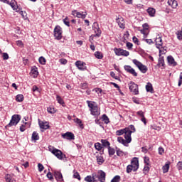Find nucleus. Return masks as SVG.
<instances>
[{
	"instance_id": "obj_1",
	"label": "nucleus",
	"mask_w": 182,
	"mask_h": 182,
	"mask_svg": "<svg viewBox=\"0 0 182 182\" xmlns=\"http://www.w3.org/2000/svg\"><path fill=\"white\" fill-rule=\"evenodd\" d=\"M48 150L58 159V160H63V159H66V155L62 152L60 149H58L53 146L52 145L48 146Z\"/></svg>"
},
{
	"instance_id": "obj_2",
	"label": "nucleus",
	"mask_w": 182,
	"mask_h": 182,
	"mask_svg": "<svg viewBox=\"0 0 182 182\" xmlns=\"http://www.w3.org/2000/svg\"><path fill=\"white\" fill-rule=\"evenodd\" d=\"M87 103L92 116H99V114H100V112L98 111L99 108L95 102L87 101Z\"/></svg>"
},
{
	"instance_id": "obj_3",
	"label": "nucleus",
	"mask_w": 182,
	"mask_h": 182,
	"mask_svg": "<svg viewBox=\"0 0 182 182\" xmlns=\"http://www.w3.org/2000/svg\"><path fill=\"white\" fill-rule=\"evenodd\" d=\"M21 122V115L14 114L11 117L10 122L6 125V127H12V126H16Z\"/></svg>"
},
{
	"instance_id": "obj_4",
	"label": "nucleus",
	"mask_w": 182,
	"mask_h": 182,
	"mask_svg": "<svg viewBox=\"0 0 182 182\" xmlns=\"http://www.w3.org/2000/svg\"><path fill=\"white\" fill-rule=\"evenodd\" d=\"M132 62L134 65H136V66L138 68V69L141 72V73H146L148 70L147 66L143 65L140 61L134 59L132 60Z\"/></svg>"
},
{
	"instance_id": "obj_5",
	"label": "nucleus",
	"mask_w": 182,
	"mask_h": 182,
	"mask_svg": "<svg viewBox=\"0 0 182 182\" xmlns=\"http://www.w3.org/2000/svg\"><path fill=\"white\" fill-rule=\"evenodd\" d=\"M124 139H123L122 136H119L117 138V141L124 146H127L129 143H132V136H130V134H127L126 136H124Z\"/></svg>"
},
{
	"instance_id": "obj_6",
	"label": "nucleus",
	"mask_w": 182,
	"mask_h": 182,
	"mask_svg": "<svg viewBox=\"0 0 182 182\" xmlns=\"http://www.w3.org/2000/svg\"><path fill=\"white\" fill-rule=\"evenodd\" d=\"M62 28L60 26H56L54 28V37L57 41L62 39Z\"/></svg>"
},
{
	"instance_id": "obj_7",
	"label": "nucleus",
	"mask_w": 182,
	"mask_h": 182,
	"mask_svg": "<svg viewBox=\"0 0 182 182\" xmlns=\"http://www.w3.org/2000/svg\"><path fill=\"white\" fill-rule=\"evenodd\" d=\"M155 43L156 45V48L159 49V53H166L164 50H161V46H163V40L161 39L160 35H158L155 39Z\"/></svg>"
},
{
	"instance_id": "obj_8",
	"label": "nucleus",
	"mask_w": 182,
	"mask_h": 182,
	"mask_svg": "<svg viewBox=\"0 0 182 182\" xmlns=\"http://www.w3.org/2000/svg\"><path fill=\"white\" fill-rule=\"evenodd\" d=\"M129 87L130 92H132L134 95H138L139 94V85L137 84L134 83V82L132 81L129 83Z\"/></svg>"
},
{
	"instance_id": "obj_9",
	"label": "nucleus",
	"mask_w": 182,
	"mask_h": 182,
	"mask_svg": "<svg viewBox=\"0 0 182 182\" xmlns=\"http://www.w3.org/2000/svg\"><path fill=\"white\" fill-rule=\"evenodd\" d=\"M8 5H10L11 6L12 9L14 11H16V12H19V11H22V8L19 6H18V4L16 3V1L11 0V2L9 1H7Z\"/></svg>"
},
{
	"instance_id": "obj_10",
	"label": "nucleus",
	"mask_w": 182,
	"mask_h": 182,
	"mask_svg": "<svg viewBox=\"0 0 182 182\" xmlns=\"http://www.w3.org/2000/svg\"><path fill=\"white\" fill-rule=\"evenodd\" d=\"M95 177L100 182L106 181V173H105V171H98V174L95 173Z\"/></svg>"
},
{
	"instance_id": "obj_11",
	"label": "nucleus",
	"mask_w": 182,
	"mask_h": 182,
	"mask_svg": "<svg viewBox=\"0 0 182 182\" xmlns=\"http://www.w3.org/2000/svg\"><path fill=\"white\" fill-rule=\"evenodd\" d=\"M92 29L95 33V36H100L102 35V30L99 27V23L97 22H95L92 25Z\"/></svg>"
},
{
	"instance_id": "obj_12",
	"label": "nucleus",
	"mask_w": 182,
	"mask_h": 182,
	"mask_svg": "<svg viewBox=\"0 0 182 182\" xmlns=\"http://www.w3.org/2000/svg\"><path fill=\"white\" fill-rule=\"evenodd\" d=\"M38 125L40 129H42L43 130H48L50 126H49V122L46 121H42L38 119Z\"/></svg>"
},
{
	"instance_id": "obj_13",
	"label": "nucleus",
	"mask_w": 182,
	"mask_h": 182,
	"mask_svg": "<svg viewBox=\"0 0 182 182\" xmlns=\"http://www.w3.org/2000/svg\"><path fill=\"white\" fill-rule=\"evenodd\" d=\"M130 166L134 168V171H137V170H139V158H133L131 161Z\"/></svg>"
},
{
	"instance_id": "obj_14",
	"label": "nucleus",
	"mask_w": 182,
	"mask_h": 182,
	"mask_svg": "<svg viewBox=\"0 0 182 182\" xmlns=\"http://www.w3.org/2000/svg\"><path fill=\"white\" fill-rule=\"evenodd\" d=\"M61 136L63 139H65L66 140H75V134L70 132L62 134Z\"/></svg>"
},
{
	"instance_id": "obj_15",
	"label": "nucleus",
	"mask_w": 182,
	"mask_h": 182,
	"mask_svg": "<svg viewBox=\"0 0 182 182\" xmlns=\"http://www.w3.org/2000/svg\"><path fill=\"white\" fill-rule=\"evenodd\" d=\"M124 68L126 72H127L128 73H130L131 75L135 77L137 76V73H136V70L133 68H132V66L125 65Z\"/></svg>"
},
{
	"instance_id": "obj_16",
	"label": "nucleus",
	"mask_w": 182,
	"mask_h": 182,
	"mask_svg": "<svg viewBox=\"0 0 182 182\" xmlns=\"http://www.w3.org/2000/svg\"><path fill=\"white\" fill-rule=\"evenodd\" d=\"M116 22L118 23L119 28L121 29H124L125 28V24H124V18L123 17L120 16L116 18Z\"/></svg>"
},
{
	"instance_id": "obj_17",
	"label": "nucleus",
	"mask_w": 182,
	"mask_h": 182,
	"mask_svg": "<svg viewBox=\"0 0 182 182\" xmlns=\"http://www.w3.org/2000/svg\"><path fill=\"white\" fill-rule=\"evenodd\" d=\"M127 129H126V128L117 130L116 132V135L117 136H123V134H124V137H126V136H127V134H129V136H130L131 132H127Z\"/></svg>"
},
{
	"instance_id": "obj_18",
	"label": "nucleus",
	"mask_w": 182,
	"mask_h": 182,
	"mask_svg": "<svg viewBox=\"0 0 182 182\" xmlns=\"http://www.w3.org/2000/svg\"><path fill=\"white\" fill-rule=\"evenodd\" d=\"M75 65L80 70H86V63L82 61H76Z\"/></svg>"
},
{
	"instance_id": "obj_19",
	"label": "nucleus",
	"mask_w": 182,
	"mask_h": 182,
	"mask_svg": "<svg viewBox=\"0 0 182 182\" xmlns=\"http://www.w3.org/2000/svg\"><path fill=\"white\" fill-rule=\"evenodd\" d=\"M54 177L57 181H63V176L62 175V173L59 171H55L54 172Z\"/></svg>"
},
{
	"instance_id": "obj_20",
	"label": "nucleus",
	"mask_w": 182,
	"mask_h": 182,
	"mask_svg": "<svg viewBox=\"0 0 182 182\" xmlns=\"http://www.w3.org/2000/svg\"><path fill=\"white\" fill-rule=\"evenodd\" d=\"M85 181L87 182H96V173H92V176H87L85 178Z\"/></svg>"
},
{
	"instance_id": "obj_21",
	"label": "nucleus",
	"mask_w": 182,
	"mask_h": 182,
	"mask_svg": "<svg viewBox=\"0 0 182 182\" xmlns=\"http://www.w3.org/2000/svg\"><path fill=\"white\" fill-rule=\"evenodd\" d=\"M167 60L168 63H169V65H171V66H177V63L174 60V58H173V56H168Z\"/></svg>"
},
{
	"instance_id": "obj_22",
	"label": "nucleus",
	"mask_w": 182,
	"mask_h": 182,
	"mask_svg": "<svg viewBox=\"0 0 182 182\" xmlns=\"http://www.w3.org/2000/svg\"><path fill=\"white\" fill-rule=\"evenodd\" d=\"M168 4L173 9H176V8H177V6L178 5V4L177 3V1H176V0H168Z\"/></svg>"
},
{
	"instance_id": "obj_23",
	"label": "nucleus",
	"mask_w": 182,
	"mask_h": 182,
	"mask_svg": "<svg viewBox=\"0 0 182 182\" xmlns=\"http://www.w3.org/2000/svg\"><path fill=\"white\" fill-rule=\"evenodd\" d=\"M127 132H130V137H132V133L136 132V128L134 127V125L131 124L127 128H125Z\"/></svg>"
},
{
	"instance_id": "obj_24",
	"label": "nucleus",
	"mask_w": 182,
	"mask_h": 182,
	"mask_svg": "<svg viewBox=\"0 0 182 182\" xmlns=\"http://www.w3.org/2000/svg\"><path fill=\"white\" fill-rule=\"evenodd\" d=\"M31 140L33 141H36L39 140V134L37 132H33L31 135Z\"/></svg>"
},
{
	"instance_id": "obj_25",
	"label": "nucleus",
	"mask_w": 182,
	"mask_h": 182,
	"mask_svg": "<svg viewBox=\"0 0 182 182\" xmlns=\"http://www.w3.org/2000/svg\"><path fill=\"white\" fill-rule=\"evenodd\" d=\"M146 92H149L150 93H154V90H153V85L151 83L148 82L147 85H146Z\"/></svg>"
},
{
	"instance_id": "obj_26",
	"label": "nucleus",
	"mask_w": 182,
	"mask_h": 182,
	"mask_svg": "<svg viewBox=\"0 0 182 182\" xmlns=\"http://www.w3.org/2000/svg\"><path fill=\"white\" fill-rule=\"evenodd\" d=\"M87 16V13L86 11H82V12H78L77 14L76 17L77 18H81V19H85V18H86V16Z\"/></svg>"
},
{
	"instance_id": "obj_27",
	"label": "nucleus",
	"mask_w": 182,
	"mask_h": 182,
	"mask_svg": "<svg viewBox=\"0 0 182 182\" xmlns=\"http://www.w3.org/2000/svg\"><path fill=\"white\" fill-rule=\"evenodd\" d=\"M101 143L102 147H107V149L110 147V142H109V141L107 139H101Z\"/></svg>"
},
{
	"instance_id": "obj_28",
	"label": "nucleus",
	"mask_w": 182,
	"mask_h": 182,
	"mask_svg": "<svg viewBox=\"0 0 182 182\" xmlns=\"http://www.w3.org/2000/svg\"><path fill=\"white\" fill-rule=\"evenodd\" d=\"M147 12L149 15V16H154L156 15V9H154V8H149L147 9Z\"/></svg>"
},
{
	"instance_id": "obj_29",
	"label": "nucleus",
	"mask_w": 182,
	"mask_h": 182,
	"mask_svg": "<svg viewBox=\"0 0 182 182\" xmlns=\"http://www.w3.org/2000/svg\"><path fill=\"white\" fill-rule=\"evenodd\" d=\"M163 173L166 174V173H168V170H170V164H166L162 167Z\"/></svg>"
},
{
	"instance_id": "obj_30",
	"label": "nucleus",
	"mask_w": 182,
	"mask_h": 182,
	"mask_svg": "<svg viewBox=\"0 0 182 182\" xmlns=\"http://www.w3.org/2000/svg\"><path fill=\"white\" fill-rule=\"evenodd\" d=\"M97 163L100 166H101V164H103V163H105V159H103V156H97Z\"/></svg>"
},
{
	"instance_id": "obj_31",
	"label": "nucleus",
	"mask_w": 182,
	"mask_h": 182,
	"mask_svg": "<svg viewBox=\"0 0 182 182\" xmlns=\"http://www.w3.org/2000/svg\"><path fill=\"white\" fill-rule=\"evenodd\" d=\"M102 122H104V123H105V124H109V123H110V121L109 120V117H107V115H106V114H104L102 115Z\"/></svg>"
},
{
	"instance_id": "obj_32",
	"label": "nucleus",
	"mask_w": 182,
	"mask_h": 182,
	"mask_svg": "<svg viewBox=\"0 0 182 182\" xmlns=\"http://www.w3.org/2000/svg\"><path fill=\"white\" fill-rule=\"evenodd\" d=\"M5 180L6 182H15V180L12 179V176H11L9 174L5 176Z\"/></svg>"
},
{
	"instance_id": "obj_33",
	"label": "nucleus",
	"mask_w": 182,
	"mask_h": 182,
	"mask_svg": "<svg viewBox=\"0 0 182 182\" xmlns=\"http://www.w3.org/2000/svg\"><path fill=\"white\" fill-rule=\"evenodd\" d=\"M95 150H97V151H100L103 149L102 144L99 142H97L95 144Z\"/></svg>"
},
{
	"instance_id": "obj_34",
	"label": "nucleus",
	"mask_w": 182,
	"mask_h": 182,
	"mask_svg": "<svg viewBox=\"0 0 182 182\" xmlns=\"http://www.w3.org/2000/svg\"><path fill=\"white\" fill-rule=\"evenodd\" d=\"M122 48H114V52L117 56H122Z\"/></svg>"
},
{
	"instance_id": "obj_35",
	"label": "nucleus",
	"mask_w": 182,
	"mask_h": 182,
	"mask_svg": "<svg viewBox=\"0 0 182 182\" xmlns=\"http://www.w3.org/2000/svg\"><path fill=\"white\" fill-rule=\"evenodd\" d=\"M158 66H164V58H159L158 60Z\"/></svg>"
},
{
	"instance_id": "obj_36",
	"label": "nucleus",
	"mask_w": 182,
	"mask_h": 182,
	"mask_svg": "<svg viewBox=\"0 0 182 182\" xmlns=\"http://www.w3.org/2000/svg\"><path fill=\"white\" fill-rule=\"evenodd\" d=\"M95 56L97 58V59H103V55H102V53L99 51H96L95 53Z\"/></svg>"
},
{
	"instance_id": "obj_37",
	"label": "nucleus",
	"mask_w": 182,
	"mask_h": 182,
	"mask_svg": "<svg viewBox=\"0 0 182 182\" xmlns=\"http://www.w3.org/2000/svg\"><path fill=\"white\" fill-rule=\"evenodd\" d=\"M56 99H57L58 103H59L60 105H65V102L63 101V99H62V97H60V96L57 95Z\"/></svg>"
},
{
	"instance_id": "obj_38",
	"label": "nucleus",
	"mask_w": 182,
	"mask_h": 182,
	"mask_svg": "<svg viewBox=\"0 0 182 182\" xmlns=\"http://www.w3.org/2000/svg\"><path fill=\"white\" fill-rule=\"evenodd\" d=\"M108 153H109V156H114V153H116V151H114V149L109 146Z\"/></svg>"
},
{
	"instance_id": "obj_39",
	"label": "nucleus",
	"mask_w": 182,
	"mask_h": 182,
	"mask_svg": "<svg viewBox=\"0 0 182 182\" xmlns=\"http://www.w3.org/2000/svg\"><path fill=\"white\" fill-rule=\"evenodd\" d=\"M176 35L177 39H178V41H182V31H176Z\"/></svg>"
},
{
	"instance_id": "obj_40",
	"label": "nucleus",
	"mask_w": 182,
	"mask_h": 182,
	"mask_svg": "<svg viewBox=\"0 0 182 182\" xmlns=\"http://www.w3.org/2000/svg\"><path fill=\"white\" fill-rule=\"evenodd\" d=\"M16 102H23V95H18L16 97Z\"/></svg>"
},
{
	"instance_id": "obj_41",
	"label": "nucleus",
	"mask_w": 182,
	"mask_h": 182,
	"mask_svg": "<svg viewBox=\"0 0 182 182\" xmlns=\"http://www.w3.org/2000/svg\"><path fill=\"white\" fill-rule=\"evenodd\" d=\"M38 60H39V63H41V65L46 64V59L44 57H40Z\"/></svg>"
},
{
	"instance_id": "obj_42",
	"label": "nucleus",
	"mask_w": 182,
	"mask_h": 182,
	"mask_svg": "<svg viewBox=\"0 0 182 182\" xmlns=\"http://www.w3.org/2000/svg\"><path fill=\"white\" fill-rule=\"evenodd\" d=\"M111 182H120V176H115L112 180Z\"/></svg>"
},
{
	"instance_id": "obj_43",
	"label": "nucleus",
	"mask_w": 182,
	"mask_h": 182,
	"mask_svg": "<svg viewBox=\"0 0 182 182\" xmlns=\"http://www.w3.org/2000/svg\"><path fill=\"white\" fill-rule=\"evenodd\" d=\"M132 171H134V168H133L132 166L128 165L127 166V173H132Z\"/></svg>"
},
{
	"instance_id": "obj_44",
	"label": "nucleus",
	"mask_w": 182,
	"mask_h": 182,
	"mask_svg": "<svg viewBox=\"0 0 182 182\" xmlns=\"http://www.w3.org/2000/svg\"><path fill=\"white\" fill-rule=\"evenodd\" d=\"M130 55V53L126 50H122L121 51V56H129Z\"/></svg>"
},
{
	"instance_id": "obj_45",
	"label": "nucleus",
	"mask_w": 182,
	"mask_h": 182,
	"mask_svg": "<svg viewBox=\"0 0 182 182\" xmlns=\"http://www.w3.org/2000/svg\"><path fill=\"white\" fill-rule=\"evenodd\" d=\"M47 112L48 113H50L51 114H53V113H56V110H55V108L53 107H48Z\"/></svg>"
},
{
	"instance_id": "obj_46",
	"label": "nucleus",
	"mask_w": 182,
	"mask_h": 182,
	"mask_svg": "<svg viewBox=\"0 0 182 182\" xmlns=\"http://www.w3.org/2000/svg\"><path fill=\"white\" fill-rule=\"evenodd\" d=\"M75 122L79 124L80 127L82 128L83 127V124H82V120L79 118H77L75 119Z\"/></svg>"
},
{
	"instance_id": "obj_47",
	"label": "nucleus",
	"mask_w": 182,
	"mask_h": 182,
	"mask_svg": "<svg viewBox=\"0 0 182 182\" xmlns=\"http://www.w3.org/2000/svg\"><path fill=\"white\" fill-rule=\"evenodd\" d=\"M117 156H118L119 157H123L124 156V153L123 152V151L118 149L117 150Z\"/></svg>"
},
{
	"instance_id": "obj_48",
	"label": "nucleus",
	"mask_w": 182,
	"mask_h": 182,
	"mask_svg": "<svg viewBox=\"0 0 182 182\" xmlns=\"http://www.w3.org/2000/svg\"><path fill=\"white\" fill-rule=\"evenodd\" d=\"M47 178H48V180H50V181H53V175H52V173L48 172L46 175Z\"/></svg>"
},
{
	"instance_id": "obj_49",
	"label": "nucleus",
	"mask_w": 182,
	"mask_h": 182,
	"mask_svg": "<svg viewBox=\"0 0 182 182\" xmlns=\"http://www.w3.org/2000/svg\"><path fill=\"white\" fill-rule=\"evenodd\" d=\"M18 14H20V15H21L22 18H23V19H25V18H26V11H23L22 10H19Z\"/></svg>"
},
{
	"instance_id": "obj_50",
	"label": "nucleus",
	"mask_w": 182,
	"mask_h": 182,
	"mask_svg": "<svg viewBox=\"0 0 182 182\" xmlns=\"http://www.w3.org/2000/svg\"><path fill=\"white\" fill-rule=\"evenodd\" d=\"M110 76L111 77H113V79H116V80H119V77L116 76V73H114V72L111 71Z\"/></svg>"
},
{
	"instance_id": "obj_51",
	"label": "nucleus",
	"mask_w": 182,
	"mask_h": 182,
	"mask_svg": "<svg viewBox=\"0 0 182 182\" xmlns=\"http://www.w3.org/2000/svg\"><path fill=\"white\" fill-rule=\"evenodd\" d=\"M38 171H40V173L43 171V169L45 168V167L43 166V165H42V164H38Z\"/></svg>"
},
{
	"instance_id": "obj_52",
	"label": "nucleus",
	"mask_w": 182,
	"mask_h": 182,
	"mask_svg": "<svg viewBox=\"0 0 182 182\" xmlns=\"http://www.w3.org/2000/svg\"><path fill=\"white\" fill-rule=\"evenodd\" d=\"M73 177H74V178H77L79 181H80V179H81L80 175L77 172L74 173Z\"/></svg>"
},
{
	"instance_id": "obj_53",
	"label": "nucleus",
	"mask_w": 182,
	"mask_h": 182,
	"mask_svg": "<svg viewBox=\"0 0 182 182\" xmlns=\"http://www.w3.org/2000/svg\"><path fill=\"white\" fill-rule=\"evenodd\" d=\"M176 168L178 170H182V161H178L177 165H176Z\"/></svg>"
},
{
	"instance_id": "obj_54",
	"label": "nucleus",
	"mask_w": 182,
	"mask_h": 182,
	"mask_svg": "<svg viewBox=\"0 0 182 182\" xmlns=\"http://www.w3.org/2000/svg\"><path fill=\"white\" fill-rule=\"evenodd\" d=\"M27 123L26 122L25 124H22L21 127H20V132H25V130H26V124Z\"/></svg>"
},
{
	"instance_id": "obj_55",
	"label": "nucleus",
	"mask_w": 182,
	"mask_h": 182,
	"mask_svg": "<svg viewBox=\"0 0 182 182\" xmlns=\"http://www.w3.org/2000/svg\"><path fill=\"white\" fill-rule=\"evenodd\" d=\"M60 63H61V65H66L68 63V60L65 58H61L60 59Z\"/></svg>"
},
{
	"instance_id": "obj_56",
	"label": "nucleus",
	"mask_w": 182,
	"mask_h": 182,
	"mask_svg": "<svg viewBox=\"0 0 182 182\" xmlns=\"http://www.w3.org/2000/svg\"><path fill=\"white\" fill-rule=\"evenodd\" d=\"M137 116H140V117H144V112L141 110L138 111L136 112Z\"/></svg>"
},
{
	"instance_id": "obj_57",
	"label": "nucleus",
	"mask_w": 182,
	"mask_h": 182,
	"mask_svg": "<svg viewBox=\"0 0 182 182\" xmlns=\"http://www.w3.org/2000/svg\"><path fill=\"white\" fill-rule=\"evenodd\" d=\"M4 60H8L9 59V55L6 53H3Z\"/></svg>"
},
{
	"instance_id": "obj_58",
	"label": "nucleus",
	"mask_w": 182,
	"mask_h": 182,
	"mask_svg": "<svg viewBox=\"0 0 182 182\" xmlns=\"http://www.w3.org/2000/svg\"><path fill=\"white\" fill-rule=\"evenodd\" d=\"M16 45L17 46H19V48H23V43H22V41H17Z\"/></svg>"
},
{
	"instance_id": "obj_59",
	"label": "nucleus",
	"mask_w": 182,
	"mask_h": 182,
	"mask_svg": "<svg viewBox=\"0 0 182 182\" xmlns=\"http://www.w3.org/2000/svg\"><path fill=\"white\" fill-rule=\"evenodd\" d=\"M144 161L145 164H147V166H149V163H150V159H149V157L145 156L144 158Z\"/></svg>"
},
{
	"instance_id": "obj_60",
	"label": "nucleus",
	"mask_w": 182,
	"mask_h": 182,
	"mask_svg": "<svg viewBox=\"0 0 182 182\" xmlns=\"http://www.w3.org/2000/svg\"><path fill=\"white\" fill-rule=\"evenodd\" d=\"M127 48L130 50L132 49L133 48V43H130V42H127Z\"/></svg>"
},
{
	"instance_id": "obj_61",
	"label": "nucleus",
	"mask_w": 182,
	"mask_h": 182,
	"mask_svg": "<svg viewBox=\"0 0 182 182\" xmlns=\"http://www.w3.org/2000/svg\"><path fill=\"white\" fill-rule=\"evenodd\" d=\"M31 73H33V75H38L39 73L38 72V68H33L31 70Z\"/></svg>"
},
{
	"instance_id": "obj_62",
	"label": "nucleus",
	"mask_w": 182,
	"mask_h": 182,
	"mask_svg": "<svg viewBox=\"0 0 182 182\" xmlns=\"http://www.w3.org/2000/svg\"><path fill=\"white\" fill-rule=\"evenodd\" d=\"M141 33L144 35V38H147V30H141Z\"/></svg>"
},
{
	"instance_id": "obj_63",
	"label": "nucleus",
	"mask_w": 182,
	"mask_h": 182,
	"mask_svg": "<svg viewBox=\"0 0 182 182\" xmlns=\"http://www.w3.org/2000/svg\"><path fill=\"white\" fill-rule=\"evenodd\" d=\"M142 26L144 31H149V24L147 23H144Z\"/></svg>"
},
{
	"instance_id": "obj_64",
	"label": "nucleus",
	"mask_w": 182,
	"mask_h": 182,
	"mask_svg": "<svg viewBox=\"0 0 182 182\" xmlns=\"http://www.w3.org/2000/svg\"><path fill=\"white\" fill-rule=\"evenodd\" d=\"M63 22H64L65 25H66V26H70V23H69V21H68V18H65L63 20Z\"/></svg>"
}]
</instances>
